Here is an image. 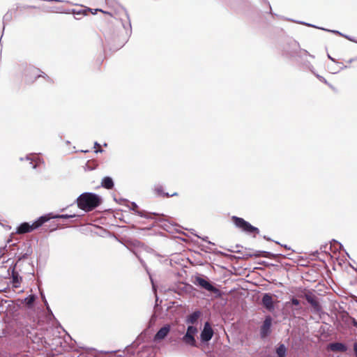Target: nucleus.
<instances>
[{
	"instance_id": "20e7f679",
	"label": "nucleus",
	"mask_w": 357,
	"mask_h": 357,
	"mask_svg": "<svg viewBox=\"0 0 357 357\" xmlns=\"http://www.w3.org/2000/svg\"><path fill=\"white\" fill-rule=\"evenodd\" d=\"M23 246L24 247L23 250L24 253H21L20 255L17 257V261L14 264L13 262L10 265L8 271H11L12 275V283L14 287H18L22 282V277L19 275L18 272L16 271L17 267L20 262L25 259H27L33 253L32 246L30 242H26L23 243Z\"/></svg>"
},
{
	"instance_id": "58836bf2",
	"label": "nucleus",
	"mask_w": 357,
	"mask_h": 357,
	"mask_svg": "<svg viewBox=\"0 0 357 357\" xmlns=\"http://www.w3.org/2000/svg\"><path fill=\"white\" fill-rule=\"evenodd\" d=\"M262 1L268 5V8H269V12H268L269 14H271V15H277L275 13H274L272 11L271 6L269 1L268 0H262Z\"/></svg>"
},
{
	"instance_id": "393cba45",
	"label": "nucleus",
	"mask_w": 357,
	"mask_h": 357,
	"mask_svg": "<svg viewBox=\"0 0 357 357\" xmlns=\"http://www.w3.org/2000/svg\"><path fill=\"white\" fill-rule=\"evenodd\" d=\"M10 303H13V301L6 300L3 298H0V313L10 311L12 304H10Z\"/></svg>"
},
{
	"instance_id": "c756f323",
	"label": "nucleus",
	"mask_w": 357,
	"mask_h": 357,
	"mask_svg": "<svg viewBox=\"0 0 357 357\" xmlns=\"http://www.w3.org/2000/svg\"><path fill=\"white\" fill-rule=\"evenodd\" d=\"M12 13H10L9 11L7 12L3 17V32L4 31V29H5V22H9L12 20Z\"/></svg>"
},
{
	"instance_id": "4be33fe9",
	"label": "nucleus",
	"mask_w": 357,
	"mask_h": 357,
	"mask_svg": "<svg viewBox=\"0 0 357 357\" xmlns=\"http://www.w3.org/2000/svg\"><path fill=\"white\" fill-rule=\"evenodd\" d=\"M287 20H289V21L295 22H296L298 24H305V25H306L307 26L314 27V28L319 29H321V30H324V31H328V32H331L333 33L341 36L342 37L344 36V33H341L340 31H339L337 30H331V29H327L322 28V27H318V26H317L315 25H313V24H310V23L304 22L303 21H295V20H293L291 19H287Z\"/></svg>"
},
{
	"instance_id": "f8f14e48",
	"label": "nucleus",
	"mask_w": 357,
	"mask_h": 357,
	"mask_svg": "<svg viewBox=\"0 0 357 357\" xmlns=\"http://www.w3.org/2000/svg\"><path fill=\"white\" fill-rule=\"evenodd\" d=\"M171 331V325L170 324H165L162 327H161L157 333L154 335L152 339H150L151 343L154 342H160L163 340L170 333Z\"/></svg>"
},
{
	"instance_id": "864d4df0",
	"label": "nucleus",
	"mask_w": 357,
	"mask_h": 357,
	"mask_svg": "<svg viewBox=\"0 0 357 357\" xmlns=\"http://www.w3.org/2000/svg\"><path fill=\"white\" fill-rule=\"evenodd\" d=\"M138 257L141 264L142 265V266L144 267L145 268H146V264L145 261L142 259L139 258V257Z\"/></svg>"
},
{
	"instance_id": "ddd939ff",
	"label": "nucleus",
	"mask_w": 357,
	"mask_h": 357,
	"mask_svg": "<svg viewBox=\"0 0 357 357\" xmlns=\"http://www.w3.org/2000/svg\"><path fill=\"white\" fill-rule=\"evenodd\" d=\"M37 299L38 296L36 294H31L23 299L19 298L17 301L20 302L19 305H22L25 308L31 310L35 307Z\"/></svg>"
},
{
	"instance_id": "1a4fd4ad",
	"label": "nucleus",
	"mask_w": 357,
	"mask_h": 357,
	"mask_svg": "<svg viewBox=\"0 0 357 357\" xmlns=\"http://www.w3.org/2000/svg\"><path fill=\"white\" fill-rule=\"evenodd\" d=\"M214 335V331L209 321H206L199 334L200 342L202 344L206 345Z\"/></svg>"
},
{
	"instance_id": "423d86ee",
	"label": "nucleus",
	"mask_w": 357,
	"mask_h": 357,
	"mask_svg": "<svg viewBox=\"0 0 357 357\" xmlns=\"http://www.w3.org/2000/svg\"><path fill=\"white\" fill-rule=\"evenodd\" d=\"M194 284L211 293L216 294L217 296L220 295V291L215 287V284L205 275H196Z\"/></svg>"
},
{
	"instance_id": "603ef678",
	"label": "nucleus",
	"mask_w": 357,
	"mask_h": 357,
	"mask_svg": "<svg viewBox=\"0 0 357 357\" xmlns=\"http://www.w3.org/2000/svg\"><path fill=\"white\" fill-rule=\"evenodd\" d=\"M94 10H95V13H93V15L96 14V13H97V12H98V11H100V12H102V13H106V14H109V12H105V11H103V10H102V9H100V8H96V9H94Z\"/></svg>"
},
{
	"instance_id": "e433bc0d",
	"label": "nucleus",
	"mask_w": 357,
	"mask_h": 357,
	"mask_svg": "<svg viewBox=\"0 0 357 357\" xmlns=\"http://www.w3.org/2000/svg\"><path fill=\"white\" fill-rule=\"evenodd\" d=\"M264 250H256L254 252H252V257H263Z\"/></svg>"
},
{
	"instance_id": "6e6d98bb",
	"label": "nucleus",
	"mask_w": 357,
	"mask_h": 357,
	"mask_svg": "<svg viewBox=\"0 0 357 357\" xmlns=\"http://www.w3.org/2000/svg\"><path fill=\"white\" fill-rule=\"evenodd\" d=\"M258 264L264 265V266H268V262H266L265 261H259V262H258Z\"/></svg>"
},
{
	"instance_id": "dca6fc26",
	"label": "nucleus",
	"mask_w": 357,
	"mask_h": 357,
	"mask_svg": "<svg viewBox=\"0 0 357 357\" xmlns=\"http://www.w3.org/2000/svg\"><path fill=\"white\" fill-rule=\"evenodd\" d=\"M327 348L328 350L335 352L345 353L348 350V346L341 342H333L328 344Z\"/></svg>"
},
{
	"instance_id": "c9c22d12",
	"label": "nucleus",
	"mask_w": 357,
	"mask_h": 357,
	"mask_svg": "<svg viewBox=\"0 0 357 357\" xmlns=\"http://www.w3.org/2000/svg\"><path fill=\"white\" fill-rule=\"evenodd\" d=\"M252 257V252H245L243 254L241 257H238V259H248L249 258Z\"/></svg>"
},
{
	"instance_id": "13d9d810",
	"label": "nucleus",
	"mask_w": 357,
	"mask_h": 357,
	"mask_svg": "<svg viewBox=\"0 0 357 357\" xmlns=\"http://www.w3.org/2000/svg\"><path fill=\"white\" fill-rule=\"evenodd\" d=\"M104 152V150L102 149H96L95 151V153H102Z\"/></svg>"
},
{
	"instance_id": "cd10ccee",
	"label": "nucleus",
	"mask_w": 357,
	"mask_h": 357,
	"mask_svg": "<svg viewBox=\"0 0 357 357\" xmlns=\"http://www.w3.org/2000/svg\"><path fill=\"white\" fill-rule=\"evenodd\" d=\"M80 215H77L75 213H73V214H56V215H54L53 213V217H52V219H69V218H75V217H79Z\"/></svg>"
},
{
	"instance_id": "4d7b16f0",
	"label": "nucleus",
	"mask_w": 357,
	"mask_h": 357,
	"mask_svg": "<svg viewBox=\"0 0 357 357\" xmlns=\"http://www.w3.org/2000/svg\"><path fill=\"white\" fill-rule=\"evenodd\" d=\"M327 247H328V245H321V246L320 247V250H321V251H324V250L325 251V250H326V248Z\"/></svg>"
},
{
	"instance_id": "72a5a7b5",
	"label": "nucleus",
	"mask_w": 357,
	"mask_h": 357,
	"mask_svg": "<svg viewBox=\"0 0 357 357\" xmlns=\"http://www.w3.org/2000/svg\"><path fill=\"white\" fill-rule=\"evenodd\" d=\"M34 161H35V163H33V161L30 162V165H31L32 168L34 169H37L39 164L44 162L43 160L40 158H37Z\"/></svg>"
},
{
	"instance_id": "9b49d317",
	"label": "nucleus",
	"mask_w": 357,
	"mask_h": 357,
	"mask_svg": "<svg viewBox=\"0 0 357 357\" xmlns=\"http://www.w3.org/2000/svg\"><path fill=\"white\" fill-rule=\"evenodd\" d=\"M261 305L267 311L272 312L275 309V301L273 296L270 293H264L262 294Z\"/></svg>"
},
{
	"instance_id": "c03bdc74",
	"label": "nucleus",
	"mask_w": 357,
	"mask_h": 357,
	"mask_svg": "<svg viewBox=\"0 0 357 357\" xmlns=\"http://www.w3.org/2000/svg\"><path fill=\"white\" fill-rule=\"evenodd\" d=\"M114 200L116 202V203H119V204H122L123 202H128V200L126 199H124V198H120V199H116V197H114Z\"/></svg>"
},
{
	"instance_id": "052dcab7",
	"label": "nucleus",
	"mask_w": 357,
	"mask_h": 357,
	"mask_svg": "<svg viewBox=\"0 0 357 357\" xmlns=\"http://www.w3.org/2000/svg\"><path fill=\"white\" fill-rule=\"evenodd\" d=\"M97 146H100V144L98 142H94V148H96Z\"/></svg>"
},
{
	"instance_id": "a19ab883",
	"label": "nucleus",
	"mask_w": 357,
	"mask_h": 357,
	"mask_svg": "<svg viewBox=\"0 0 357 357\" xmlns=\"http://www.w3.org/2000/svg\"><path fill=\"white\" fill-rule=\"evenodd\" d=\"M6 248V245L0 248V259L4 255L5 252L7 250Z\"/></svg>"
},
{
	"instance_id": "774afa93",
	"label": "nucleus",
	"mask_w": 357,
	"mask_h": 357,
	"mask_svg": "<svg viewBox=\"0 0 357 357\" xmlns=\"http://www.w3.org/2000/svg\"><path fill=\"white\" fill-rule=\"evenodd\" d=\"M215 253H218V254H220V255H223V254H224V253H223L222 252H221V251H218V252H216Z\"/></svg>"
},
{
	"instance_id": "338daca9",
	"label": "nucleus",
	"mask_w": 357,
	"mask_h": 357,
	"mask_svg": "<svg viewBox=\"0 0 357 357\" xmlns=\"http://www.w3.org/2000/svg\"><path fill=\"white\" fill-rule=\"evenodd\" d=\"M121 25L123 26L124 29H126V24H123V22H121Z\"/></svg>"
},
{
	"instance_id": "69168bd1",
	"label": "nucleus",
	"mask_w": 357,
	"mask_h": 357,
	"mask_svg": "<svg viewBox=\"0 0 357 357\" xmlns=\"http://www.w3.org/2000/svg\"><path fill=\"white\" fill-rule=\"evenodd\" d=\"M330 88L334 89V87L333 86V85L330 83L328 82V84H326Z\"/></svg>"
},
{
	"instance_id": "0e129e2a",
	"label": "nucleus",
	"mask_w": 357,
	"mask_h": 357,
	"mask_svg": "<svg viewBox=\"0 0 357 357\" xmlns=\"http://www.w3.org/2000/svg\"><path fill=\"white\" fill-rule=\"evenodd\" d=\"M50 2H61L60 0H49Z\"/></svg>"
},
{
	"instance_id": "3c124183",
	"label": "nucleus",
	"mask_w": 357,
	"mask_h": 357,
	"mask_svg": "<svg viewBox=\"0 0 357 357\" xmlns=\"http://www.w3.org/2000/svg\"><path fill=\"white\" fill-rule=\"evenodd\" d=\"M31 155H32V153H31V154H27V155H26V157L24 158V159H25L26 160H30V162H32V161H33V159H32V158H31Z\"/></svg>"
},
{
	"instance_id": "8fccbe9b",
	"label": "nucleus",
	"mask_w": 357,
	"mask_h": 357,
	"mask_svg": "<svg viewBox=\"0 0 357 357\" xmlns=\"http://www.w3.org/2000/svg\"><path fill=\"white\" fill-rule=\"evenodd\" d=\"M74 11V14L76 15H83L84 13L86 12V10H80L79 11H75V10H73Z\"/></svg>"
},
{
	"instance_id": "bf43d9fd",
	"label": "nucleus",
	"mask_w": 357,
	"mask_h": 357,
	"mask_svg": "<svg viewBox=\"0 0 357 357\" xmlns=\"http://www.w3.org/2000/svg\"><path fill=\"white\" fill-rule=\"evenodd\" d=\"M328 58L331 60L332 61L335 62V59H333L330 54H328Z\"/></svg>"
},
{
	"instance_id": "a211bd4d",
	"label": "nucleus",
	"mask_w": 357,
	"mask_h": 357,
	"mask_svg": "<svg viewBox=\"0 0 357 357\" xmlns=\"http://www.w3.org/2000/svg\"><path fill=\"white\" fill-rule=\"evenodd\" d=\"M305 298L315 312H319L321 310V306L314 295L311 293L307 294L305 295Z\"/></svg>"
},
{
	"instance_id": "a18cd8bd",
	"label": "nucleus",
	"mask_w": 357,
	"mask_h": 357,
	"mask_svg": "<svg viewBox=\"0 0 357 357\" xmlns=\"http://www.w3.org/2000/svg\"><path fill=\"white\" fill-rule=\"evenodd\" d=\"M201 250L202 251H204L206 252H212L211 248L205 245H202Z\"/></svg>"
},
{
	"instance_id": "f3484780",
	"label": "nucleus",
	"mask_w": 357,
	"mask_h": 357,
	"mask_svg": "<svg viewBox=\"0 0 357 357\" xmlns=\"http://www.w3.org/2000/svg\"><path fill=\"white\" fill-rule=\"evenodd\" d=\"M203 313L200 310H196L185 317V321L188 324H197Z\"/></svg>"
},
{
	"instance_id": "f257e3e1",
	"label": "nucleus",
	"mask_w": 357,
	"mask_h": 357,
	"mask_svg": "<svg viewBox=\"0 0 357 357\" xmlns=\"http://www.w3.org/2000/svg\"><path fill=\"white\" fill-rule=\"evenodd\" d=\"M282 56L297 63L303 61V65L307 68L312 67L309 61H305V57L310 56L314 58L306 50L301 49L298 42L289 39L282 48Z\"/></svg>"
},
{
	"instance_id": "6e6552de",
	"label": "nucleus",
	"mask_w": 357,
	"mask_h": 357,
	"mask_svg": "<svg viewBox=\"0 0 357 357\" xmlns=\"http://www.w3.org/2000/svg\"><path fill=\"white\" fill-rule=\"evenodd\" d=\"M40 70L33 66H26L23 73L24 82L26 84L33 83L40 77Z\"/></svg>"
},
{
	"instance_id": "79ce46f5",
	"label": "nucleus",
	"mask_w": 357,
	"mask_h": 357,
	"mask_svg": "<svg viewBox=\"0 0 357 357\" xmlns=\"http://www.w3.org/2000/svg\"><path fill=\"white\" fill-rule=\"evenodd\" d=\"M315 75L320 82H324V84H328L327 80L323 76H321L318 74Z\"/></svg>"
},
{
	"instance_id": "39448f33",
	"label": "nucleus",
	"mask_w": 357,
	"mask_h": 357,
	"mask_svg": "<svg viewBox=\"0 0 357 357\" xmlns=\"http://www.w3.org/2000/svg\"><path fill=\"white\" fill-rule=\"evenodd\" d=\"M231 220L236 228L241 229L243 232L247 234H259V229L258 227L252 225L243 218L233 215L231 218Z\"/></svg>"
},
{
	"instance_id": "6ab92c4d",
	"label": "nucleus",
	"mask_w": 357,
	"mask_h": 357,
	"mask_svg": "<svg viewBox=\"0 0 357 357\" xmlns=\"http://www.w3.org/2000/svg\"><path fill=\"white\" fill-rule=\"evenodd\" d=\"M53 213H48L38 217L33 222L35 230L41 227L45 223L52 219Z\"/></svg>"
},
{
	"instance_id": "09e8293b",
	"label": "nucleus",
	"mask_w": 357,
	"mask_h": 357,
	"mask_svg": "<svg viewBox=\"0 0 357 357\" xmlns=\"http://www.w3.org/2000/svg\"><path fill=\"white\" fill-rule=\"evenodd\" d=\"M274 242H275L276 244H278V245H280V246H282V247L284 248L286 250H290V248H289L287 245H286V244H282V243H280V242H278V241H274Z\"/></svg>"
},
{
	"instance_id": "680f3d73",
	"label": "nucleus",
	"mask_w": 357,
	"mask_h": 357,
	"mask_svg": "<svg viewBox=\"0 0 357 357\" xmlns=\"http://www.w3.org/2000/svg\"><path fill=\"white\" fill-rule=\"evenodd\" d=\"M128 28L130 29V32L131 33V24H130V20H129V21H128Z\"/></svg>"
},
{
	"instance_id": "9d476101",
	"label": "nucleus",
	"mask_w": 357,
	"mask_h": 357,
	"mask_svg": "<svg viewBox=\"0 0 357 357\" xmlns=\"http://www.w3.org/2000/svg\"><path fill=\"white\" fill-rule=\"evenodd\" d=\"M273 317L271 315H266L259 328V335L261 338L264 339L268 337L272 333Z\"/></svg>"
},
{
	"instance_id": "4c0bfd02",
	"label": "nucleus",
	"mask_w": 357,
	"mask_h": 357,
	"mask_svg": "<svg viewBox=\"0 0 357 357\" xmlns=\"http://www.w3.org/2000/svg\"><path fill=\"white\" fill-rule=\"evenodd\" d=\"M290 302L292 304V305H294L296 307L299 306L301 304L300 301L295 297H292L290 300Z\"/></svg>"
},
{
	"instance_id": "f704fd0d",
	"label": "nucleus",
	"mask_w": 357,
	"mask_h": 357,
	"mask_svg": "<svg viewBox=\"0 0 357 357\" xmlns=\"http://www.w3.org/2000/svg\"><path fill=\"white\" fill-rule=\"evenodd\" d=\"M40 297H41V299L43 301V302L44 303V305L46 307H48L50 306L49 304H48V302L45 298V295L44 294V291L43 290H40Z\"/></svg>"
},
{
	"instance_id": "c85d7f7f",
	"label": "nucleus",
	"mask_w": 357,
	"mask_h": 357,
	"mask_svg": "<svg viewBox=\"0 0 357 357\" xmlns=\"http://www.w3.org/2000/svg\"><path fill=\"white\" fill-rule=\"evenodd\" d=\"M197 333H198L197 328L196 326H193V325H189L187 327V330H186V332H185L186 334H189V335H193V336H195Z\"/></svg>"
},
{
	"instance_id": "0eeeda50",
	"label": "nucleus",
	"mask_w": 357,
	"mask_h": 357,
	"mask_svg": "<svg viewBox=\"0 0 357 357\" xmlns=\"http://www.w3.org/2000/svg\"><path fill=\"white\" fill-rule=\"evenodd\" d=\"M129 208L130 211H134L135 214L142 218H145L146 219H153V215H155L158 217L157 218H154L156 222H163L166 221L163 218H161L165 216L164 214L148 212L145 210H139L138 205L134 202L131 203V206H129Z\"/></svg>"
},
{
	"instance_id": "473e14b6",
	"label": "nucleus",
	"mask_w": 357,
	"mask_h": 357,
	"mask_svg": "<svg viewBox=\"0 0 357 357\" xmlns=\"http://www.w3.org/2000/svg\"><path fill=\"white\" fill-rule=\"evenodd\" d=\"M46 310H47V317L48 319L50 320H52V319H56L51 308L50 306L48 307H46Z\"/></svg>"
},
{
	"instance_id": "de8ad7c7",
	"label": "nucleus",
	"mask_w": 357,
	"mask_h": 357,
	"mask_svg": "<svg viewBox=\"0 0 357 357\" xmlns=\"http://www.w3.org/2000/svg\"><path fill=\"white\" fill-rule=\"evenodd\" d=\"M353 349H354V357H357V342H355L354 343Z\"/></svg>"
},
{
	"instance_id": "2eb2a0df",
	"label": "nucleus",
	"mask_w": 357,
	"mask_h": 357,
	"mask_svg": "<svg viewBox=\"0 0 357 357\" xmlns=\"http://www.w3.org/2000/svg\"><path fill=\"white\" fill-rule=\"evenodd\" d=\"M194 287L189 283H181L176 285V287H173L170 289L171 291L178 294V295H183V294H190Z\"/></svg>"
},
{
	"instance_id": "5fc2aeb1",
	"label": "nucleus",
	"mask_w": 357,
	"mask_h": 357,
	"mask_svg": "<svg viewBox=\"0 0 357 357\" xmlns=\"http://www.w3.org/2000/svg\"><path fill=\"white\" fill-rule=\"evenodd\" d=\"M263 238L265 239L266 241H273V242L275 241L273 239H271L270 237H268V236H267L266 235H264L263 236Z\"/></svg>"
},
{
	"instance_id": "7c9ffc66",
	"label": "nucleus",
	"mask_w": 357,
	"mask_h": 357,
	"mask_svg": "<svg viewBox=\"0 0 357 357\" xmlns=\"http://www.w3.org/2000/svg\"><path fill=\"white\" fill-rule=\"evenodd\" d=\"M278 256H283L282 254H274L271 252L264 251L263 257H267L271 259H275Z\"/></svg>"
},
{
	"instance_id": "4468645a",
	"label": "nucleus",
	"mask_w": 357,
	"mask_h": 357,
	"mask_svg": "<svg viewBox=\"0 0 357 357\" xmlns=\"http://www.w3.org/2000/svg\"><path fill=\"white\" fill-rule=\"evenodd\" d=\"M152 191L155 194L156 197H170L178 196V192H175L172 194H169V192H165L164 191V186L161 183H155L152 187Z\"/></svg>"
},
{
	"instance_id": "ea45409f",
	"label": "nucleus",
	"mask_w": 357,
	"mask_h": 357,
	"mask_svg": "<svg viewBox=\"0 0 357 357\" xmlns=\"http://www.w3.org/2000/svg\"><path fill=\"white\" fill-rule=\"evenodd\" d=\"M40 77H44L45 79H47V82H52V79L47 75H46L45 73L42 72L40 70Z\"/></svg>"
},
{
	"instance_id": "a878e982",
	"label": "nucleus",
	"mask_w": 357,
	"mask_h": 357,
	"mask_svg": "<svg viewBox=\"0 0 357 357\" xmlns=\"http://www.w3.org/2000/svg\"><path fill=\"white\" fill-rule=\"evenodd\" d=\"M276 357H287V349L283 343H279L275 347Z\"/></svg>"
},
{
	"instance_id": "37998d69",
	"label": "nucleus",
	"mask_w": 357,
	"mask_h": 357,
	"mask_svg": "<svg viewBox=\"0 0 357 357\" xmlns=\"http://www.w3.org/2000/svg\"><path fill=\"white\" fill-rule=\"evenodd\" d=\"M195 236H197L198 238H202L204 241H206L207 242L208 244L210 245H214L213 243L211 242L210 241L208 240V236H204V237H201L199 236H198L197 234H195Z\"/></svg>"
},
{
	"instance_id": "412c9836",
	"label": "nucleus",
	"mask_w": 357,
	"mask_h": 357,
	"mask_svg": "<svg viewBox=\"0 0 357 357\" xmlns=\"http://www.w3.org/2000/svg\"><path fill=\"white\" fill-rule=\"evenodd\" d=\"M153 350L152 345L144 344L137 351V357H151Z\"/></svg>"
},
{
	"instance_id": "7ed1b4c3",
	"label": "nucleus",
	"mask_w": 357,
	"mask_h": 357,
	"mask_svg": "<svg viewBox=\"0 0 357 357\" xmlns=\"http://www.w3.org/2000/svg\"><path fill=\"white\" fill-rule=\"evenodd\" d=\"M157 319L158 316L156 314L153 313L148 321L146 328L137 336L135 341L126 347V350L128 354L132 355L135 354V352L134 350L136 349L141 343L148 342L151 338V334Z\"/></svg>"
},
{
	"instance_id": "f03ea898",
	"label": "nucleus",
	"mask_w": 357,
	"mask_h": 357,
	"mask_svg": "<svg viewBox=\"0 0 357 357\" xmlns=\"http://www.w3.org/2000/svg\"><path fill=\"white\" fill-rule=\"evenodd\" d=\"M102 202L99 195L89 192L82 193L75 200L78 208L86 213L98 208Z\"/></svg>"
},
{
	"instance_id": "5701e85b",
	"label": "nucleus",
	"mask_w": 357,
	"mask_h": 357,
	"mask_svg": "<svg viewBox=\"0 0 357 357\" xmlns=\"http://www.w3.org/2000/svg\"><path fill=\"white\" fill-rule=\"evenodd\" d=\"M101 187L107 190H112L114 187V181L109 176H104L101 181Z\"/></svg>"
},
{
	"instance_id": "bb28decb",
	"label": "nucleus",
	"mask_w": 357,
	"mask_h": 357,
	"mask_svg": "<svg viewBox=\"0 0 357 357\" xmlns=\"http://www.w3.org/2000/svg\"><path fill=\"white\" fill-rule=\"evenodd\" d=\"M342 320L345 323H347L349 320L350 323L357 328V320L354 317H350L348 312L344 311L342 316Z\"/></svg>"
},
{
	"instance_id": "e2e57ef3",
	"label": "nucleus",
	"mask_w": 357,
	"mask_h": 357,
	"mask_svg": "<svg viewBox=\"0 0 357 357\" xmlns=\"http://www.w3.org/2000/svg\"><path fill=\"white\" fill-rule=\"evenodd\" d=\"M86 166H87L88 169H89V170H93L95 169L94 167H90L88 165H86Z\"/></svg>"
},
{
	"instance_id": "aec40b11",
	"label": "nucleus",
	"mask_w": 357,
	"mask_h": 357,
	"mask_svg": "<svg viewBox=\"0 0 357 357\" xmlns=\"http://www.w3.org/2000/svg\"><path fill=\"white\" fill-rule=\"evenodd\" d=\"M35 230L33 225L30 224L29 222H24L20 223L16 229V232L20 234L30 233Z\"/></svg>"
},
{
	"instance_id": "49530a36",
	"label": "nucleus",
	"mask_w": 357,
	"mask_h": 357,
	"mask_svg": "<svg viewBox=\"0 0 357 357\" xmlns=\"http://www.w3.org/2000/svg\"><path fill=\"white\" fill-rule=\"evenodd\" d=\"M344 38H345L346 39L351 41V42H354V43H357V40H356L353 37L350 36H348V35H346V34H344L343 36Z\"/></svg>"
},
{
	"instance_id": "b1692460",
	"label": "nucleus",
	"mask_w": 357,
	"mask_h": 357,
	"mask_svg": "<svg viewBox=\"0 0 357 357\" xmlns=\"http://www.w3.org/2000/svg\"><path fill=\"white\" fill-rule=\"evenodd\" d=\"M181 341L186 345L197 347V342L195 336L185 333L181 337Z\"/></svg>"
},
{
	"instance_id": "2f4dec72",
	"label": "nucleus",
	"mask_w": 357,
	"mask_h": 357,
	"mask_svg": "<svg viewBox=\"0 0 357 357\" xmlns=\"http://www.w3.org/2000/svg\"><path fill=\"white\" fill-rule=\"evenodd\" d=\"M336 243V244H337V245H338V247H339V248H338V249H337V250H338L339 251H341V250L344 251L345 254H346V255L349 257V253H348V252L344 250V246H343V245H342L341 243H340L339 241H337V240H335V239H333V240L331 241V243L332 244V243Z\"/></svg>"
}]
</instances>
